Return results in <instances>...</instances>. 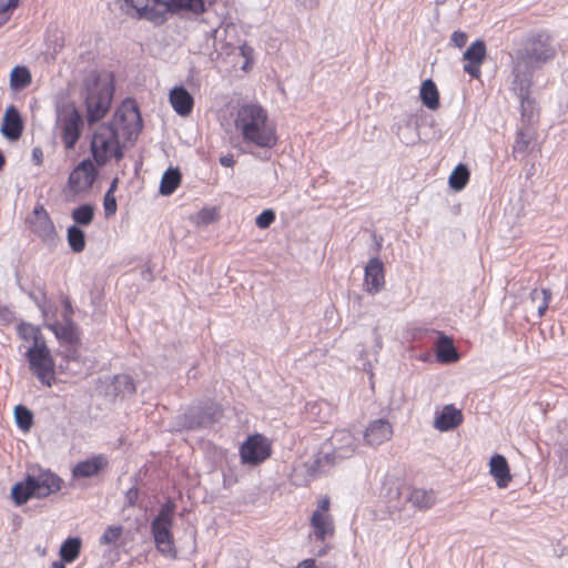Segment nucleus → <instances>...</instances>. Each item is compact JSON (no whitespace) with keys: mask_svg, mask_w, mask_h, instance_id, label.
<instances>
[{"mask_svg":"<svg viewBox=\"0 0 568 568\" xmlns=\"http://www.w3.org/2000/svg\"><path fill=\"white\" fill-rule=\"evenodd\" d=\"M463 423V413L454 405L449 404L436 414L433 426L439 432L455 429Z\"/></svg>","mask_w":568,"mask_h":568,"instance_id":"aec40b11","label":"nucleus"},{"mask_svg":"<svg viewBox=\"0 0 568 568\" xmlns=\"http://www.w3.org/2000/svg\"><path fill=\"white\" fill-rule=\"evenodd\" d=\"M175 504L168 500L151 523V532L156 550L165 558L175 559L178 550L174 544L172 527Z\"/></svg>","mask_w":568,"mask_h":568,"instance_id":"423d86ee","label":"nucleus"},{"mask_svg":"<svg viewBox=\"0 0 568 568\" xmlns=\"http://www.w3.org/2000/svg\"><path fill=\"white\" fill-rule=\"evenodd\" d=\"M37 550L40 554V556H45V554H47V549L45 548L38 547Z\"/></svg>","mask_w":568,"mask_h":568,"instance_id":"864d4df0","label":"nucleus"},{"mask_svg":"<svg viewBox=\"0 0 568 568\" xmlns=\"http://www.w3.org/2000/svg\"><path fill=\"white\" fill-rule=\"evenodd\" d=\"M19 0H0V27L9 20L8 12L18 6Z\"/></svg>","mask_w":568,"mask_h":568,"instance_id":"a19ab883","label":"nucleus"},{"mask_svg":"<svg viewBox=\"0 0 568 568\" xmlns=\"http://www.w3.org/2000/svg\"><path fill=\"white\" fill-rule=\"evenodd\" d=\"M221 416V412L219 409H215L211 415L206 416V417H203L199 423L197 425L199 426H205L210 423H212L213 420H215L216 418H219Z\"/></svg>","mask_w":568,"mask_h":568,"instance_id":"49530a36","label":"nucleus"},{"mask_svg":"<svg viewBox=\"0 0 568 568\" xmlns=\"http://www.w3.org/2000/svg\"><path fill=\"white\" fill-rule=\"evenodd\" d=\"M108 465V457L103 454H99L90 459L78 463L72 469V476L74 478L93 477L103 470Z\"/></svg>","mask_w":568,"mask_h":568,"instance_id":"412c9836","label":"nucleus"},{"mask_svg":"<svg viewBox=\"0 0 568 568\" xmlns=\"http://www.w3.org/2000/svg\"><path fill=\"white\" fill-rule=\"evenodd\" d=\"M329 498L324 496L317 501V507L313 511L310 524L312 528V536L315 540L325 541L327 538L334 536L335 526L334 519L329 513Z\"/></svg>","mask_w":568,"mask_h":568,"instance_id":"9b49d317","label":"nucleus"},{"mask_svg":"<svg viewBox=\"0 0 568 568\" xmlns=\"http://www.w3.org/2000/svg\"><path fill=\"white\" fill-rule=\"evenodd\" d=\"M396 134L403 143L407 145L415 144L419 139L417 120L414 116H406L400 120L396 126Z\"/></svg>","mask_w":568,"mask_h":568,"instance_id":"b1692460","label":"nucleus"},{"mask_svg":"<svg viewBox=\"0 0 568 568\" xmlns=\"http://www.w3.org/2000/svg\"><path fill=\"white\" fill-rule=\"evenodd\" d=\"M220 163L223 166L231 168L234 165L235 161L232 155H224L220 158Z\"/></svg>","mask_w":568,"mask_h":568,"instance_id":"09e8293b","label":"nucleus"},{"mask_svg":"<svg viewBox=\"0 0 568 568\" xmlns=\"http://www.w3.org/2000/svg\"><path fill=\"white\" fill-rule=\"evenodd\" d=\"M358 448V439L346 429H339L333 433L328 440L322 447V456L326 463L338 464L345 459L352 458Z\"/></svg>","mask_w":568,"mask_h":568,"instance_id":"6e6552de","label":"nucleus"},{"mask_svg":"<svg viewBox=\"0 0 568 568\" xmlns=\"http://www.w3.org/2000/svg\"><path fill=\"white\" fill-rule=\"evenodd\" d=\"M557 53L551 37L547 33H538L527 40L524 49L518 50L513 67V89L521 98L528 91L537 69L551 61Z\"/></svg>","mask_w":568,"mask_h":568,"instance_id":"f03ea898","label":"nucleus"},{"mask_svg":"<svg viewBox=\"0 0 568 568\" xmlns=\"http://www.w3.org/2000/svg\"><path fill=\"white\" fill-rule=\"evenodd\" d=\"M214 211L212 210H202L197 215V224H210L214 221Z\"/></svg>","mask_w":568,"mask_h":568,"instance_id":"c03bdc74","label":"nucleus"},{"mask_svg":"<svg viewBox=\"0 0 568 568\" xmlns=\"http://www.w3.org/2000/svg\"><path fill=\"white\" fill-rule=\"evenodd\" d=\"M398 494H399V487H398V485H396V487H395V495L397 496Z\"/></svg>","mask_w":568,"mask_h":568,"instance_id":"6e6d98bb","label":"nucleus"},{"mask_svg":"<svg viewBox=\"0 0 568 568\" xmlns=\"http://www.w3.org/2000/svg\"><path fill=\"white\" fill-rule=\"evenodd\" d=\"M468 40V37L463 31H455L452 34L450 41L457 48H463Z\"/></svg>","mask_w":568,"mask_h":568,"instance_id":"37998d69","label":"nucleus"},{"mask_svg":"<svg viewBox=\"0 0 568 568\" xmlns=\"http://www.w3.org/2000/svg\"><path fill=\"white\" fill-rule=\"evenodd\" d=\"M375 334H376V344H377V347L381 348L382 347V339H381V336L377 334V332L375 331Z\"/></svg>","mask_w":568,"mask_h":568,"instance_id":"603ef678","label":"nucleus"},{"mask_svg":"<svg viewBox=\"0 0 568 568\" xmlns=\"http://www.w3.org/2000/svg\"><path fill=\"white\" fill-rule=\"evenodd\" d=\"M3 165H4V156L0 152V170L2 169Z\"/></svg>","mask_w":568,"mask_h":568,"instance_id":"5fc2aeb1","label":"nucleus"},{"mask_svg":"<svg viewBox=\"0 0 568 568\" xmlns=\"http://www.w3.org/2000/svg\"><path fill=\"white\" fill-rule=\"evenodd\" d=\"M67 240L74 253H80L85 247L84 232L75 225H72L68 229Z\"/></svg>","mask_w":568,"mask_h":568,"instance_id":"72a5a7b5","label":"nucleus"},{"mask_svg":"<svg viewBox=\"0 0 568 568\" xmlns=\"http://www.w3.org/2000/svg\"><path fill=\"white\" fill-rule=\"evenodd\" d=\"M530 297L532 301L541 297V303L538 305V315H539V317L544 316V314L546 313V311L548 308L549 300L551 297L550 291L547 288H542L541 291L532 290L530 292Z\"/></svg>","mask_w":568,"mask_h":568,"instance_id":"e433bc0d","label":"nucleus"},{"mask_svg":"<svg viewBox=\"0 0 568 568\" xmlns=\"http://www.w3.org/2000/svg\"><path fill=\"white\" fill-rule=\"evenodd\" d=\"M49 328L55 334L59 339L67 342H73L78 338V332L75 325L67 318L63 324H52Z\"/></svg>","mask_w":568,"mask_h":568,"instance_id":"cd10ccee","label":"nucleus"},{"mask_svg":"<svg viewBox=\"0 0 568 568\" xmlns=\"http://www.w3.org/2000/svg\"><path fill=\"white\" fill-rule=\"evenodd\" d=\"M133 19L146 20L155 26L165 23L170 16L180 11L202 14L205 11L204 0H136Z\"/></svg>","mask_w":568,"mask_h":568,"instance_id":"20e7f679","label":"nucleus"},{"mask_svg":"<svg viewBox=\"0 0 568 568\" xmlns=\"http://www.w3.org/2000/svg\"><path fill=\"white\" fill-rule=\"evenodd\" d=\"M385 284L384 266L379 258H371L365 267V291L369 294L378 293Z\"/></svg>","mask_w":568,"mask_h":568,"instance_id":"f3484780","label":"nucleus"},{"mask_svg":"<svg viewBox=\"0 0 568 568\" xmlns=\"http://www.w3.org/2000/svg\"><path fill=\"white\" fill-rule=\"evenodd\" d=\"M486 57V44L481 40L473 42L464 52L463 58L467 61L464 71L473 78H479L480 65Z\"/></svg>","mask_w":568,"mask_h":568,"instance_id":"dca6fc26","label":"nucleus"},{"mask_svg":"<svg viewBox=\"0 0 568 568\" xmlns=\"http://www.w3.org/2000/svg\"><path fill=\"white\" fill-rule=\"evenodd\" d=\"M61 489V478L49 470H40L17 483L11 489L16 505L26 504L30 498H44Z\"/></svg>","mask_w":568,"mask_h":568,"instance_id":"39448f33","label":"nucleus"},{"mask_svg":"<svg viewBox=\"0 0 568 568\" xmlns=\"http://www.w3.org/2000/svg\"><path fill=\"white\" fill-rule=\"evenodd\" d=\"M241 57L244 58V64L242 65V70L248 71L252 68L254 60V49L246 43L240 45L239 48Z\"/></svg>","mask_w":568,"mask_h":568,"instance_id":"ea45409f","label":"nucleus"},{"mask_svg":"<svg viewBox=\"0 0 568 568\" xmlns=\"http://www.w3.org/2000/svg\"><path fill=\"white\" fill-rule=\"evenodd\" d=\"M419 98L423 104L429 110L439 108V92L435 82L430 79L423 81L419 90Z\"/></svg>","mask_w":568,"mask_h":568,"instance_id":"393cba45","label":"nucleus"},{"mask_svg":"<svg viewBox=\"0 0 568 568\" xmlns=\"http://www.w3.org/2000/svg\"><path fill=\"white\" fill-rule=\"evenodd\" d=\"M82 118L73 105H64L58 111L57 129L61 132L67 149H73L81 134Z\"/></svg>","mask_w":568,"mask_h":568,"instance_id":"9d476101","label":"nucleus"},{"mask_svg":"<svg viewBox=\"0 0 568 568\" xmlns=\"http://www.w3.org/2000/svg\"><path fill=\"white\" fill-rule=\"evenodd\" d=\"M122 526H109L100 538V542L103 545H110L115 542L122 535Z\"/></svg>","mask_w":568,"mask_h":568,"instance_id":"4c0bfd02","label":"nucleus"},{"mask_svg":"<svg viewBox=\"0 0 568 568\" xmlns=\"http://www.w3.org/2000/svg\"><path fill=\"white\" fill-rule=\"evenodd\" d=\"M469 180V171L466 165L458 164L449 176V185L456 191H462Z\"/></svg>","mask_w":568,"mask_h":568,"instance_id":"2f4dec72","label":"nucleus"},{"mask_svg":"<svg viewBox=\"0 0 568 568\" xmlns=\"http://www.w3.org/2000/svg\"><path fill=\"white\" fill-rule=\"evenodd\" d=\"M445 0H437V2H444Z\"/></svg>","mask_w":568,"mask_h":568,"instance_id":"4d7b16f0","label":"nucleus"},{"mask_svg":"<svg viewBox=\"0 0 568 568\" xmlns=\"http://www.w3.org/2000/svg\"><path fill=\"white\" fill-rule=\"evenodd\" d=\"M234 126L245 143L264 149L277 143L276 129L268 120L267 111L258 104H242L237 109Z\"/></svg>","mask_w":568,"mask_h":568,"instance_id":"7ed1b4c3","label":"nucleus"},{"mask_svg":"<svg viewBox=\"0 0 568 568\" xmlns=\"http://www.w3.org/2000/svg\"><path fill=\"white\" fill-rule=\"evenodd\" d=\"M169 101L173 110L181 116H187L193 110L194 99L182 85L171 89Z\"/></svg>","mask_w":568,"mask_h":568,"instance_id":"4be33fe9","label":"nucleus"},{"mask_svg":"<svg viewBox=\"0 0 568 568\" xmlns=\"http://www.w3.org/2000/svg\"><path fill=\"white\" fill-rule=\"evenodd\" d=\"M394 435L392 423L385 418H377L367 424L363 433V440L369 447H378L389 442Z\"/></svg>","mask_w":568,"mask_h":568,"instance_id":"4468645a","label":"nucleus"},{"mask_svg":"<svg viewBox=\"0 0 568 568\" xmlns=\"http://www.w3.org/2000/svg\"><path fill=\"white\" fill-rule=\"evenodd\" d=\"M489 475L494 478L499 489L508 487L513 480L510 468L505 456L500 454L493 455L489 459Z\"/></svg>","mask_w":568,"mask_h":568,"instance_id":"a211bd4d","label":"nucleus"},{"mask_svg":"<svg viewBox=\"0 0 568 568\" xmlns=\"http://www.w3.org/2000/svg\"><path fill=\"white\" fill-rule=\"evenodd\" d=\"M112 87L108 79L93 78L85 98L87 118L90 124L101 120L111 106Z\"/></svg>","mask_w":568,"mask_h":568,"instance_id":"0eeeda50","label":"nucleus"},{"mask_svg":"<svg viewBox=\"0 0 568 568\" xmlns=\"http://www.w3.org/2000/svg\"><path fill=\"white\" fill-rule=\"evenodd\" d=\"M406 501L419 511H426L436 504V494L433 489L413 488L406 495Z\"/></svg>","mask_w":568,"mask_h":568,"instance_id":"5701e85b","label":"nucleus"},{"mask_svg":"<svg viewBox=\"0 0 568 568\" xmlns=\"http://www.w3.org/2000/svg\"><path fill=\"white\" fill-rule=\"evenodd\" d=\"M71 216L77 224L88 226L94 219V206L92 204L80 205L72 211Z\"/></svg>","mask_w":568,"mask_h":568,"instance_id":"473e14b6","label":"nucleus"},{"mask_svg":"<svg viewBox=\"0 0 568 568\" xmlns=\"http://www.w3.org/2000/svg\"><path fill=\"white\" fill-rule=\"evenodd\" d=\"M275 220V213L273 210H264L261 214L255 219V224L260 229H267Z\"/></svg>","mask_w":568,"mask_h":568,"instance_id":"79ce46f5","label":"nucleus"},{"mask_svg":"<svg viewBox=\"0 0 568 568\" xmlns=\"http://www.w3.org/2000/svg\"><path fill=\"white\" fill-rule=\"evenodd\" d=\"M26 355L31 373L41 384L51 387L55 382V364L47 344L30 346Z\"/></svg>","mask_w":568,"mask_h":568,"instance_id":"1a4fd4ad","label":"nucleus"},{"mask_svg":"<svg viewBox=\"0 0 568 568\" xmlns=\"http://www.w3.org/2000/svg\"><path fill=\"white\" fill-rule=\"evenodd\" d=\"M32 231L45 242H52L57 236V231L49 213L42 205L36 206L30 217Z\"/></svg>","mask_w":568,"mask_h":568,"instance_id":"2eb2a0df","label":"nucleus"},{"mask_svg":"<svg viewBox=\"0 0 568 568\" xmlns=\"http://www.w3.org/2000/svg\"><path fill=\"white\" fill-rule=\"evenodd\" d=\"M141 129V116L132 101H124L115 111L112 123L98 126L93 133L91 152L98 165L111 159H122V149Z\"/></svg>","mask_w":568,"mask_h":568,"instance_id":"f257e3e1","label":"nucleus"},{"mask_svg":"<svg viewBox=\"0 0 568 568\" xmlns=\"http://www.w3.org/2000/svg\"><path fill=\"white\" fill-rule=\"evenodd\" d=\"M240 454L243 464L258 465L270 457L271 444L263 435L254 434L242 444Z\"/></svg>","mask_w":568,"mask_h":568,"instance_id":"ddd939ff","label":"nucleus"},{"mask_svg":"<svg viewBox=\"0 0 568 568\" xmlns=\"http://www.w3.org/2000/svg\"><path fill=\"white\" fill-rule=\"evenodd\" d=\"M81 549V540L79 538H68L60 547V557L64 562L74 561Z\"/></svg>","mask_w":568,"mask_h":568,"instance_id":"c85d7f7f","label":"nucleus"},{"mask_svg":"<svg viewBox=\"0 0 568 568\" xmlns=\"http://www.w3.org/2000/svg\"><path fill=\"white\" fill-rule=\"evenodd\" d=\"M114 189H115V181L113 182L112 186L104 195L103 206H104V213L106 216H111L116 212V200L113 195Z\"/></svg>","mask_w":568,"mask_h":568,"instance_id":"58836bf2","label":"nucleus"},{"mask_svg":"<svg viewBox=\"0 0 568 568\" xmlns=\"http://www.w3.org/2000/svg\"><path fill=\"white\" fill-rule=\"evenodd\" d=\"M296 568H323V567L318 566L314 559H306V560H303L302 562H300Z\"/></svg>","mask_w":568,"mask_h":568,"instance_id":"de8ad7c7","label":"nucleus"},{"mask_svg":"<svg viewBox=\"0 0 568 568\" xmlns=\"http://www.w3.org/2000/svg\"><path fill=\"white\" fill-rule=\"evenodd\" d=\"M135 1L136 0H123L122 10L126 16L132 17V12L135 11L138 7Z\"/></svg>","mask_w":568,"mask_h":568,"instance_id":"a18cd8bd","label":"nucleus"},{"mask_svg":"<svg viewBox=\"0 0 568 568\" xmlns=\"http://www.w3.org/2000/svg\"><path fill=\"white\" fill-rule=\"evenodd\" d=\"M42 150L39 148L33 149L32 151V159L37 165L42 163Z\"/></svg>","mask_w":568,"mask_h":568,"instance_id":"8fccbe9b","label":"nucleus"},{"mask_svg":"<svg viewBox=\"0 0 568 568\" xmlns=\"http://www.w3.org/2000/svg\"><path fill=\"white\" fill-rule=\"evenodd\" d=\"M22 131L23 122L20 113L18 112L16 106H8L2 119V135L10 141H16L22 135Z\"/></svg>","mask_w":568,"mask_h":568,"instance_id":"6ab92c4d","label":"nucleus"},{"mask_svg":"<svg viewBox=\"0 0 568 568\" xmlns=\"http://www.w3.org/2000/svg\"><path fill=\"white\" fill-rule=\"evenodd\" d=\"M19 336L26 341H32V346H38L40 343H45L40 329L31 324L21 323L17 327Z\"/></svg>","mask_w":568,"mask_h":568,"instance_id":"7c9ffc66","label":"nucleus"},{"mask_svg":"<svg viewBox=\"0 0 568 568\" xmlns=\"http://www.w3.org/2000/svg\"><path fill=\"white\" fill-rule=\"evenodd\" d=\"M114 389L119 394L131 395L135 392V386L129 375L121 374L114 377Z\"/></svg>","mask_w":568,"mask_h":568,"instance_id":"c9c22d12","label":"nucleus"},{"mask_svg":"<svg viewBox=\"0 0 568 568\" xmlns=\"http://www.w3.org/2000/svg\"><path fill=\"white\" fill-rule=\"evenodd\" d=\"M181 183V173L178 169H168L161 179L160 193L162 195L172 194Z\"/></svg>","mask_w":568,"mask_h":568,"instance_id":"a878e982","label":"nucleus"},{"mask_svg":"<svg viewBox=\"0 0 568 568\" xmlns=\"http://www.w3.org/2000/svg\"><path fill=\"white\" fill-rule=\"evenodd\" d=\"M437 358L442 363H454L458 359V354L453 343L443 337L437 347Z\"/></svg>","mask_w":568,"mask_h":568,"instance_id":"c756f323","label":"nucleus"},{"mask_svg":"<svg viewBox=\"0 0 568 568\" xmlns=\"http://www.w3.org/2000/svg\"><path fill=\"white\" fill-rule=\"evenodd\" d=\"M31 83V73L28 68L17 65L10 73V87L13 90H21Z\"/></svg>","mask_w":568,"mask_h":568,"instance_id":"bb28decb","label":"nucleus"},{"mask_svg":"<svg viewBox=\"0 0 568 568\" xmlns=\"http://www.w3.org/2000/svg\"><path fill=\"white\" fill-rule=\"evenodd\" d=\"M51 568H65L64 561L62 559L53 561Z\"/></svg>","mask_w":568,"mask_h":568,"instance_id":"3c124183","label":"nucleus"},{"mask_svg":"<svg viewBox=\"0 0 568 568\" xmlns=\"http://www.w3.org/2000/svg\"><path fill=\"white\" fill-rule=\"evenodd\" d=\"M14 419L19 428L23 432L29 430L33 423L32 413L22 405L14 407Z\"/></svg>","mask_w":568,"mask_h":568,"instance_id":"f704fd0d","label":"nucleus"},{"mask_svg":"<svg viewBox=\"0 0 568 568\" xmlns=\"http://www.w3.org/2000/svg\"><path fill=\"white\" fill-rule=\"evenodd\" d=\"M97 176V170L90 159L81 161L70 173L68 179V192L73 196L87 193Z\"/></svg>","mask_w":568,"mask_h":568,"instance_id":"f8f14e48","label":"nucleus"}]
</instances>
